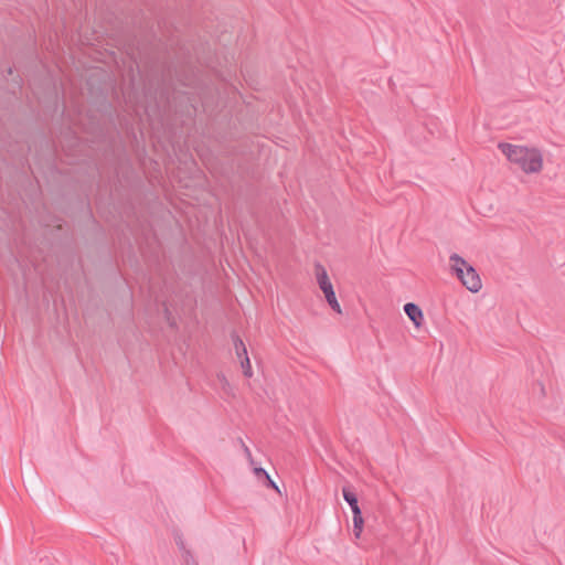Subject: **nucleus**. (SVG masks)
I'll use <instances>...</instances> for the list:
<instances>
[{
	"label": "nucleus",
	"instance_id": "nucleus-1",
	"mask_svg": "<svg viewBox=\"0 0 565 565\" xmlns=\"http://www.w3.org/2000/svg\"><path fill=\"white\" fill-rule=\"evenodd\" d=\"M498 148L507 156L508 160L515 163L526 173H535L542 169V153L535 148L500 142Z\"/></svg>",
	"mask_w": 565,
	"mask_h": 565
},
{
	"label": "nucleus",
	"instance_id": "nucleus-2",
	"mask_svg": "<svg viewBox=\"0 0 565 565\" xmlns=\"http://www.w3.org/2000/svg\"><path fill=\"white\" fill-rule=\"evenodd\" d=\"M449 260L451 263V271L469 291L478 292L482 288L477 269L465 258L454 253L450 255Z\"/></svg>",
	"mask_w": 565,
	"mask_h": 565
},
{
	"label": "nucleus",
	"instance_id": "nucleus-3",
	"mask_svg": "<svg viewBox=\"0 0 565 565\" xmlns=\"http://www.w3.org/2000/svg\"><path fill=\"white\" fill-rule=\"evenodd\" d=\"M316 275H317V281L319 284L320 289L324 294L326 300L328 305L331 307L332 310H334L338 313H341V307L337 299L333 286L328 277V274L323 266L317 265L316 266Z\"/></svg>",
	"mask_w": 565,
	"mask_h": 565
},
{
	"label": "nucleus",
	"instance_id": "nucleus-4",
	"mask_svg": "<svg viewBox=\"0 0 565 565\" xmlns=\"http://www.w3.org/2000/svg\"><path fill=\"white\" fill-rule=\"evenodd\" d=\"M404 312L416 328H419L424 322V313L418 305L407 302L404 305Z\"/></svg>",
	"mask_w": 565,
	"mask_h": 565
},
{
	"label": "nucleus",
	"instance_id": "nucleus-5",
	"mask_svg": "<svg viewBox=\"0 0 565 565\" xmlns=\"http://www.w3.org/2000/svg\"><path fill=\"white\" fill-rule=\"evenodd\" d=\"M342 495L344 501L350 505L352 514L355 512H361L359 507V500L356 493L349 486L342 488Z\"/></svg>",
	"mask_w": 565,
	"mask_h": 565
},
{
	"label": "nucleus",
	"instance_id": "nucleus-6",
	"mask_svg": "<svg viewBox=\"0 0 565 565\" xmlns=\"http://www.w3.org/2000/svg\"><path fill=\"white\" fill-rule=\"evenodd\" d=\"M363 524H364V520H363L362 511L353 513V533L356 539H359L362 533Z\"/></svg>",
	"mask_w": 565,
	"mask_h": 565
},
{
	"label": "nucleus",
	"instance_id": "nucleus-7",
	"mask_svg": "<svg viewBox=\"0 0 565 565\" xmlns=\"http://www.w3.org/2000/svg\"><path fill=\"white\" fill-rule=\"evenodd\" d=\"M241 366H242L243 373L246 377L253 376V370H252L250 360L248 356H245L244 359L241 360Z\"/></svg>",
	"mask_w": 565,
	"mask_h": 565
},
{
	"label": "nucleus",
	"instance_id": "nucleus-8",
	"mask_svg": "<svg viewBox=\"0 0 565 565\" xmlns=\"http://www.w3.org/2000/svg\"><path fill=\"white\" fill-rule=\"evenodd\" d=\"M233 342H234L235 352L245 353V349H246L245 343L237 334L233 335Z\"/></svg>",
	"mask_w": 565,
	"mask_h": 565
},
{
	"label": "nucleus",
	"instance_id": "nucleus-9",
	"mask_svg": "<svg viewBox=\"0 0 565 565\" xmlns=\"http://www.w3.org/2000/svg\"><path fill=\"white\" fill-rule=\"evenodd\" d=\"M182 558L184 565H198L195 558L193 557L189 550H184V552L182 553Z\"/></svg>",
	"mask_w": 565,
	"mask_h": 565
},
{
	"label": "nucleus",
	"instance_id": "nucleus-10",
	"mask_svg": "<svg viewBox=\"0 0 565 565\" xmlns=\"http://www.w3.org/2000/svg\"><path fill=\"white\" fill-rule=\"evenodd\" d=\"M254 472H255V475H256L259 479L264 477L266 480H269V475L266 472V470H265V469H263V468H260V467H259V468H255V469H254Z\"/></svg>",
	"mask_w": 565,
	"mask_h": 565
},
{
	"label": "nucleus",
	"instance_id": "nucleus-11",
	"mask_svg": "<svg viewBox=\"0 0 565 565\" xmlns=\"http://www.w3.org/2000/svg\"><path fill=\"white\" fill-rule=\"evenodd\" d=\"M175 543H177V545H178L179 550L181 551V553H183V552H184V550H188V548L185 547L184 541H183V539H182V536H181V535H177V536H175Z\"/></svg>",
	"mask_w": 565,
	"mask_h": 565
},
{
	"label": "nucleus",
	"instance_id": "nucleus-12",
	"mask_svg": "<svg viewBox=\"0 0 565 565\" xmlns=\"http://www.w3.org/2000/svg\"><path fill=\"white\" fill-rule=\"evenodd\" d=\"M242 446L244 448V452L246 454V456L252 459V452L249 450V448L242 441ZM253 462V460H250Z\"/></svg>",
	"mask_w": 565,
	"mask_h": 565
},
{
	"label": "nucleus",
	"instance_id": "nucleus-13",
	"mask_svg": "<svg viewBox=\"0 0 565 565\" xmlns=\"http://www.w3.org/2000/svg\"><path fill=\"white\" fill-rule=\"evenodd\" d=\"M266 481H267V483H266L267 487L278 490V487L270 478H269V480H266Z\"/></svg>",
	"mask_w": 565,
	"mask_h": 565
},
{
	"label": "nucleus",
	"instance_id": "nucleus-14",
	"mask_svg": "<svg viewBox=\"0 0 565 565\" xmlns=\"http://www.w3.org/2000/svg\"><path fill=\"white\" fill-rule=\"evenodd\" d=\"M236 355H237V358L239 359V361H241L242 359H244L245 356H248V354H247V349H245V353L236 352Z\"/></svg>",
	"mask_w": 565,
	"mask_h": 565
}]
</instances>
